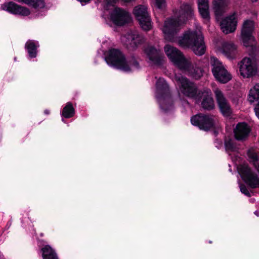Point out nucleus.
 Wrapping results in <instances>:
<instances>
[{"label": "nucleus", "instance_id": "1", "mask_svg": "<svg viewBox=\"0 0 259 259\" xmlns=\"http://www.w3.org/2000/svg\"><path fill=\"white\" fill-rule=\"evenodd\" d=\"M193 14V9L192 6L185 4L181 6L177 18H171L165 21L162 31L164 35L165 39L168 41H177L176 34L181 29L186 20L191 18Z\"/></svg>", "mask_w": 259, "mask_h": 259}, {"label": "nucleus", "instance_id": "2", "mask_svg": "<svg viewBox=\"0 0 259 259\" xmlns=\"http://www.w3.org/2000/svg\"><path fill=\"white\" fill-rule=\"evenodd\" d=\"M179 45L185 48H189L197 56H202L206 50L202 32L199 31H187L178 38Z\"/></svg>", "mask_w": 259, "mask_h": 259}, {"label": "nucleus", "instance_id": "3", "mask_svg": "<svg viewBox=\"0 0 259 259\" xmlns=\"http://www.w3.org/2000/svg\"><path fill=\"white\" fill-rule=\"evenodd\" d=\"M105 59L108 65L125 72L133 71L139 68V64L134 57L126 60L119 50H110Z\"/></svg>", "mask_w": 259, "mask_h": 259}, {"label": "nucleus", "instance_id": "4", "mask_svg": "<svg viewBox=\"0 0 259 259\" xmlns=\"http://www.w3.org/2000/svg\"><path fill=\"white\" fill-rule=\"evenodd\" d=\"M257 55L252 56L243 58L239 64V70L241 75L246 78L251 77L256 74L257 72Z\"/></svg>", "mask_w": 259, "mask_h": 259}, {"label": "nucleus", "instance_id": "5", "mask_svg": "<svg viewBox=\"0 0 259 259\" xmlns=\"http://www.w3.org/2000/svg\"><path fill=\"white\" fill-rule=\"evenodd\" d=\"M210 63L212 67V74L217 80L221 83H226L232 79L231 74L216 57H211Z\"/></svg>", "mask_w": 259, "mask_h": 259}, {"label": "nucleus", "instance_id": "6", "mask_svg": "<svg viewBox=\"0 0 259 259\" xmlns=\"http://www.w3.org/2000/svg\"><path fill=\"white\" fill-rule=\"evenodd\" d=\"M164 49L168 58L179 69L186 68L188 67L189 64V58H186L177 48L167 45Z\"/></svg>", "mask_w": 259, "mask_h": 259}, {"label": "nucleus", "instance_id": "7", "mask_svg": "<svg viewBox=\"0 0 259 259\" xmlns=\"http://www.w3.org/2000/svg\"><path fill=\"white\" fill-rule=\"evenodd\" d=\"M175 80L179 86V93L191 98L196 97L197 93L196 85L186 77L180 75H176Z\"/></svg>", "mask_w": 259, "mask_h": 259}, {"label": "nucleus", "instance_id": "8", "mask_svg": "<svg viewBox=\"0 0 259 259\" xmlns=\"http://www.w3.org/2000/svg\"><path fill=\"white\" fill-rule=\"evenodd\" d=\"M238 170L242 179L250 187H259V177L251 170L247 164L239 165Z\"/></svg>", "mask_w": 259, "mask_h": 259}, {"label": "nucleus", "instance_id": "9", "mask_svg": "<svg viewBox=\"0 0 259 259\" xmlns=\"http://www.w3.org/2000/svg\"><path fill=\"white\" fill-rule=\"evenodd\" d=\"M133 13L143 30L147 31L151 28V19L145 6L139 5L136 7Z\"/></svg>", "mask_w": 259, "mask_h": 259}, {"label": "nucleus", "instance_id": "10", "mask_svg": "<svg viewBox=\"0 0 259 259\" xmlns=\"http://www.w3.org/2000/svg\"><path fill=\"white\" fill-rule=\"evenodd\" d=\"M191 121L193 125L197 126L200 129L204 131L209 130L216 123V120L213 117L201 114L192 117Z\"/></svg>", "mask_w": 259, "mask_h": 259}, {"label": "nucleus", "instance_id": "11", "mask_svg": "<svg viewBox=\"0 0 259 259\" xmlns=\"http://www.w3.org/2000/svg\"><path fill=\"white\" fill-rule=\"evenodd\" d=\"M169 93V88L165 80L159 78L156 83V97L162 109L165 110V104Z\"/></svg>", "mask_w": 259, "mask_h": 259}, {"label": "nucleus", "instance_id": "12", "mask_svg": "<svg viewBox=\"0 0 259 259\" xmlns=\"http://www.w3.org/2000/svg\"><path fill=\"white\" fill-rule=\"evenodd\" d=\"M255 24L253 21L247 19L244 21L241 28V38L244 45L250 46L254 41L252 33L254 30Z\"/></svg>", "mask_w": 259, "mask_h": 259}, {"label": "nucleus", "instance_id": "13", "mask_svg": "<svg viewBox=\"0 0 259 259\" xmlns=\"http://www.w3.org/2000/svg\"><path fill=\"white\" fill-rule=\"evenodd\" d=\"M121 41L128 49L134 50L144 41V39L137 31H130L121 37Z\"/></svg>", "mask_w": 259, "mask_h": 259}, {"label": "nucleus", "instance_id": "14", "mask_svg": "<svg viewBox=\"0 0 259 259\" xmlns=\"http://www.w3.org/2000/svg\"><path fill=\"white\" fill-rule=\"evenodd\" d=\"M110 19L116 25L122 26L131 21L129 13L119 8H115L111 13Z\"/></svg>", "mask_w": 259, "mask_h": 259}, {"label": "nucleus", "instance_id": "15", "mask_svg": "<svg viewBox=\"0 0 259 259\" xmlns=\"http://www.w3.org/2000/svg\"><path fill=\"white\" fill-rule=\"evenodd\" d=\"M217 101L222 114L225 116H229L232 113L230 104L224 94L219 89L214 90Z\"/></svg>", "mask_w": 259, "mask_h": 259}, {"label": "nucleus", "instance_id": "16", "mask_svg": "<svg viewBox=\"0 0 259 259\" xmlns=\"http://www.w3.org/2000/svg\"><path fill=\"white\" fill-rule=\"evenodd\" d=\"M236 14H232L225 17L220 23L221 29L225 34H228L235 31L237 26Z\"/></svg>", "mask_w": 259, "mask_h": 259}, {"label": "nucleus", "instance_id": "17", "mask_svg": "<svg viewBox=\"0 0 259 259\" xmlns=\"http://www.w3.org/2000/svg\"><path fill=\"white\" fill-rule=\"evenodd\" d=\"M2 8L5 11L15 15L27 16L30 14V11L28 8L19 6L13 2L4 4L2 5Z\"/></svg>", "mask_w": 259, "mask_h": 259}, {"label": "nucleus", "instance_id": "18", "mask_svg": "<svg viewBox=\"0 0 259 259\" xmlns=\"http://www.w3.org/2000/svg\"><path fill=\"white\" fill-rule=\"evenodd\" d=\"M144 52L152 64H159L162 60L160 50L151 45H147L144 49Z\"/></svg>", "mask_w": 259, "mask_h": 259}, {"label": "nucleus", "instance_id": "19", "mask_svg": "<svg viewBox=\"0 0 259 259\" xmlns=\"http://www.w3.org/2000/svg\"><path fill=\"white\" fill-rule=\"evenodd\" d=\"M250 132V128L247 123H239L234 129L235 137L238 140H244L248 137Z\"/></svg>", "mask_w": 259, "mask_h": 259}, {"label": "nucleus", "instance_id": "20", "mask_svg": "<svg viewBox=\"0 0 259 259\" xmlns=\"http://www.w3.org/2000/svg\"><path fill=\"white\" fill-rule=\"evenodd\" d=\"M228 4L227 0H213V10L218 20L228 10Z\"/></svg>", "mask_w": 259, "mask_h": 259}, {"label": "nucleus", "instance_id": "21", "mask_svg": "<svg viewBox=\"0 0 259 259\" xmlns=\"http://www.w3.org/2000/svg\"><path fill=\"white\" fill-rule=\"evenodd\" d=\"M222 53L228 59H233L237 54V47L232 42H224L222 47Z\"/></svg>", "mask_w": 259, "mask_h": 259}, {"label": "nucleus", "instance_id": "22", "mask_svg": "<svg viewBox=\"0 0 259 259\" xmlns=\"http://www.w3.org/2000/svg\"><path fill=\"white\" fill-rule=\"evenodd\" d=\"M189 65L186 68H181V70L187 72L189 75L195 79H199L203 75V70L200 67H194L191 59L189 58Z\"/></svg>", "mask_w": 259, "mask_h": 259}, {"label": "nucleus", "instance_id": "23", "mask_svg": "<svg viewBox=\"0 0 259 259\" xmlns=\"http://www.w3.org/2000/svg\"><path fill=\"white\" fill-rule=\"evenodd\" d=\"M198 8L202 17L206 20L209 19L208 0H198Z\"/></svg>", "mask_w": 259, "mask_h": 259}, {"label": "nucleus", "instance_id": "24", "mask_svg": "<svg viewBox=\"0 0 259 259\" xmlns=\"http://www.w3.org/2000/svg\"><path fill=\"white\" fill-rule=\"evenodd\" d=\"M39 45L37 41L28 40L25 44V49L27 50L29 56L31 58H35L37 55V48Z\"/></svg>", "mask_w": 259, "mask_h": 259}, {"label": "nucleus", "instance_id": "25", "mask_svg": "<svg viewBox=\"0 0 259 259\" xmlns=\"http://www.w3.org/2000/svg\"><path fill=\"white\" fill-rule=\"evenodd\" d=\"M43 259H59L56 251L49 245H46L42 248Z\"/></svg>", "mask_w": 259, "mask_h": 259}, {"label": "nucleus", "instance_id": "26", "mask_svg": "<svg viewBox=\"0 0 259 259\" xmlns=\"http://www.w3.org/2000/svg\"><path fill=\"white\" fill-rule=\"evenodd\" d=\"M17 1L32 6L35 9H41L45 7V2L43 0H17Z\"/></svg>", "mask_w": 259, "mask_h": 259}, {"label": "nucleus", "instance_id": "27", "mask_svg": "<svg viewBox=\"0 0 259 259\" xmlns=\"http://www.w3.org/2000/svg\"><path fill=\"white\" fill-rule=\"evenodd\" d=\"M259 99V83L255 84L254 87L250 90L248 97V101L252 103Z\"/></svg>", "mask_w": 259, "mask_h": 259}, {"label": "nucleus", "instance_id": "28", "mask_svg": "<svg viewBox=\"0 0 259 259\" xmlns=\"http://www.w3.org/2000/svg\"><path fill=\"white\" fill-rule=\"evenodd\" d=\"M74 114V109L70 102H68L63 108L62 115L65 118H68L72 117Z\"/></svg>", "mask_w": 259, "mask_h": 259}, {"label": "nucleus", "instance_id": "29", "mask_svg": "<svg viewBox=\"0 0 259 259\" xmlns=\"http://www.w3.org/2000/svg\"><path fill=\"white\" fill-rule=\"evenodd\" d=\"M202 106L204 109L207 110H210L214 108V102L211 96L207 95L204 97L202 102Z\"/></svg>", "mask_w": 259, "mask_h": 259}, {"label": "nucleus", "instance_id": "30", "mask_svg": "<svg viewBox=\"0 0 259 259\" xmlns=\"http://www.w3.org/2000/svg\"><path fill=\"white\" fill-rule=\"evenodd\" d=\"M225 147L226 150L229 152L230 151H235L237 149L236 146L234 144L231 140L225 142Z\"/></svg>", "mask_w": 259, "mask_h": 259}, {"label": "nucleus", "instance_id": "31", "mask_svg": "<svg viewBox=\"0 0 259 259\" xmlns=\"http://www.w3.org/2000/svg\"><path fill=\"white\" fill-rule=\"evenodd\" d=\"M156 6L158 9H162L165 7V3L164 0H155Z\"/></svg>", "mask_w": 259, "mask_h": 259}, {"label": "nucleus", "instance_id": "32", "mask_svg": "<svg viewBox=\"0 0 259 259\" xmlns=\"http://www.w3.org/2000/svg\"><path fill=\"white\" fill-rule=\"evenodd\" d=\"M240 189L241 192L242 193L244 194L246 196H250L249 193L248 191L247 188L245 187V186L241 185L240 186Z\"/></svg>", "mask_w": 259, "mask_h": 259}, {"label": "nucleus", "instance_id": "33", "mask_svg": "<svg viewBox=\"0 0 259 259\" xmlns=\"http://www.w3.org/2000/svg\"><path fill=\"white\" fill-rule=\"evenodd\" d=\"M254 111L255 112V114L257 116V117L259 118V101L258 104L256 105L254 108Z\"/></svg>", "mask_w": 259, "mask_h": 259}, {"label": "nucleus", "instance_id": "34", "mask_svg": "<svg viewBox=\"0 0 259 259\" xmlns=\"http://www.w3.org/2000/svg\"><path fill=\"white\" fill-rule=\"evenodd\" d=\"M79 1L81 4L83 6L86 4L88 3L91 0H77Z\"/></svg>", "mask_w": 259, "mask_h": 259}, {"label": "nucleus", "instance_id": "35", "mask_svg": "<svg viewBox=\"0 0 259 259\" xmlns=\"http://www.w3.org/2000/svg\"><path fill=\"white\" fill-rule=\"evenodd\" d=\"M118 0H106L108 5H112L115 3Z\"/></svg>", "mask_w": 259, "mask_h": 259}, {"label": "nucleus", "instance_id": "36", "mask_svg": "<svg viewBox=\"0 0 259 259\" xmlns=\"http://www.w3.org/2000/svg\"><path fill=\"white\" fill-rule=\"evenodd\" d=\"M254 214L257 215V217L259 216V211H255L254 212Z\"/></svg>", "mask_w": 259, "mask_h": 259}, {"label": "nucleus", "instance_id": "37", "mask_svg": "<svg viewBox=\"0 0 259 259\" xmlns=\"http://www.w3.org/2000/svg\"><path fill=\"white\" fill-rule=\"evenodd\" d=\"M45 113L46 114H49L50 113V111L48 110H46L45 111Z\"/></svg>", "mask_w": 259, "mask_h": 259}, {"label": "nucleus", "instance_id": "38", "mask_svg": "<svg viewBox=\"0 0 259 259\" xmlns=\"http://www.w3.org/2000/svg\"><path fill=\"white\" fill-rule=\"evenodd\" d=\"M257 1H258V0H251V1H252V2H257Z\"/></svg>", "mask_w": 259, "mask_h": 259}]
</instances>
